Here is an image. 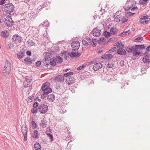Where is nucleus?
Returning <instances> with one entry per match:
<instances>
[{"label": "nucleus", "instance_id": "obj_8", "mask_svg": "<svg viewBox=\"0 0 150 150\" xmlns=\"http://www.w3.org/2000/svg\"><path fill=\"white\" fill-rule=\"evenodd\" d=\"M80 44L78 41H73L71 44V47L74 50H77L79 48Z\"/></svg>", "mask_w": 150, "mask_h": 150}, {"label": "nucleus", "instance_id": "obj_57", "mask_svg": "<svg viewBox=\"0 0 150 150\" xmlns=\"http://www.w3.org/2000/svg\"><path fill=\"white\" fill-rule=\"evenodd\" d=\"M127 35V33L126 31L125 32H123L121 34V35L122 36H125L126 35Z\"/></svg>", "mask_w": 150, "mask_h": 150}, {"label": "nucleus", "instance_id": "obj_44", "mask_svg": "<svg viewBox=\"0 0 150 150\" xmlns=\"http://www.w3.org/2000/svg\"><path fill=\"white\" fill-rule=\"evenodd\" d=\"M34 96H30L28 97V101L29 103L31 102L33 99Z\"/></svg>", "mask_w": 150, "mask_h": 150}, {"label": "nucleus", "instance_id": "obj_46", "mask_svg": "<svg viewBox=\"0 0 150 150\" xmlns=\"http://www.w3.org/2000/svg\"><path fill=\"white\" fill-rule=\"evenodd\" d=\"M75 88H76L75 86H72L71 87V88H70V89L71 91V92H72V93H74L75 92Z\"/></svg>", "mask_w": 150, "mask_h": 150}, {"label": "nucleus", "instance_id": "obj_7", "mask_svg": "<svg viewBox=\"0 0 150 150\" xmlns=\"http://www.w3.org/2000/svg\"><path fill=\"white\" fill-rule=\"evenodd\" d=\"M4 23L6 26L9 27L13 25V21L10 16H8L6 18Z\"/></svg>", "mask_w": 150, "mask_h": 150}, {"label": "nucleus", "instance_id": "obj_32", "mask_svg": "<svg viewBox=\"0 0 150 150\" xmlns=\"http://www.w3.org/2000/svg\"><path fill=\"white\" fill-rule=\"evenodd\" d=\"M1 35L4 37H8V33L6 30H4L2 31L1 34Z\"/></svg>", "mask_w": 150, "mask_h": 150}, {"label": "nucleus", "instance_id": "obj_38", "mask_svg": "<svg viewBox=\"0 0 150 150\" xmlns=\"http://www.w3.org/2000/svg\"><path fill=\"white\" fill-rule=\"evenodd\" d=\"M135 47L138 49H142L144 48V45H135Z\"/></svg>", "mask_w": 150, "mask_h": 150}, {"label": "nucleus", "instance_id": "obj_20", "mask_svg": "<svg viewBox=\"0 0 150 150\" xmlns=\"http://www.w3.org/2000/svg\"><path fill=\"white\" fill-rule=\"evenodd\" d=\"M113 57L112 55L110 54H108L101 56V58L103 59H110Z\"/></svg>", "mask_w": 150, "mask_h": 150}, {"label": "nucleus", "instance_id": "obj_12", "mask_svg": "<svg viewBox=\"0 0 150 150\" xmlns=\"http://www.w3.org/2000/svg\"><path fill=\"white\" fill-rule=\"evenodd\" d=\"M91 42V40L89 38H84L82 41V44L84 46L89 45Z\"/></svg>", "mask_w": 150, "mask_h": 150}, {"label": "nucleus", "instance_id": "obj_17", "mask_svg": "<svg viewBox=\"0 0 150 150\" xmlns=\"http://www.w3.org/2000/svg\"><path fill=\"white\" fill-rule=\"evenodd\" d=\"M31 85V81L29 80H27V78H26V80L24 81L23 83L24 87L25 88L28 87V86Z\"/></svg>", "mask_w": 150, "mask_h": 150}, {"label": "nucleus", "instance_id": "obj_49", "mask_svg": "<svg viewBox=\"0 0 150 150\" xmlns=\"http://www.w3.org/2000/svg\"><path fill=\"white\" fill-rule=\"evenodd\" d=\"M143 40V38L142 37H138L134 40V41L137 42L138 40Z\"/></svg>", "mask_w": 150, "mask_h": 150}, {"label": "nucleus", "instance_id": "obj_61", "mask_svg": "<svg viewBox=\"0 0 150 150\" xmlns=\"http://www.w3.org/2000/svg\"><path fill=\"white\" fill-rule=\"evenodd\" d=\"M103 52V50L102 48H100L99 49L98 52V53H101Z\"/></svg>", "mask_w": 150, "mask_h": 150}, {"label": "nucleus", "instance_id": "obj_11", "mask_svg": "<svg viewBox=\"0 0 150 150\" xmlns=\"http://www.w3.org/2000/svg\"><path fill=\"white\" fill-rule=\"evenodd\" d=\"M22 132L23 134L24 140L26 141L27 140V128L26 127L25 125H23L22 127Z\"/></svg>", "mask_w": 150, "mask_h": 150}, {"label": "nucleus", "instance_id": "obj_6", "mask_svg": "<svg viewBox=\"0 0 150 150\" xmlns=\"http://www.w3.org/2000/svg\"><path fill=\"white\" fill-rule=\"evenodd\" d=\"M136 3L135 1L133 0L130 2V5L129 2L128 1V0H127V2L124 7V8L125 10H128L131 8L134 5L136 4Z\"/></svg>", "mask_w": 150, "mask_h": 150}, {"label": "nucleus", "instance_id": "obj_52", "mask_svg": "<svg viewBox=\"0 0 150 150\" xmlns=\"http://www.w3.org/2000/svg\"><path fill=\"white\" fill-rule=\"evenodd\" d=\"M38 110V109L37 110V109L36 108H33V109L31 110V112L33 113H36L37 112Z\"/></svg>", "mask_w": 150, "mask_h": 150}, {"label": "nucleus", "instance_id": "obj_27", "mask_svg": "<svg viewBox=\"0 0 150 150\" xmlns=\"http://www.w3.org/2000/svg\"><path fill=\"white\" fill-rule=\"evenodd\" d=\"M24 55V52L22 51H20L17 54V57L19 59H21L23 58Z\"/></svg>", "mask_w": 150, "mask_h": 150}, {"label": "nucleus", "instance_id": "obj_54", "mask_svg": "<svg viewBox=\"0 0 150 150\" xmlns=\"http://www.w3.org/2000/svg\"><path fill=\"white\" fill-rule=\"evenodd\" d=\"M140 54V52H136L134 53L133 54V56H138Z\"/></svg>", "mask_w": 150, "mask_h": 150}, {"label": "nucleus", "instance_id": "obj_58", "mask_svg": "<svg viewBox=\"0 0 150 150\" xmlns=\"http://www.w3.org/2000/svg\"><path fill=\"white\" fill-rule=\"evenodd\" d=\"M38 103L37 102H35L33 105V106L34 108H35L37 107L38 106Z\"/></svg>", "mask_w": 150, "mask_h": 150}, {"label": "nucleus", "instance_id": "obj_22", "mask_svg": "<svg viewBox=\"0 0 150 150\" xmlns=\"http://www.w3.org/2000/svg\"><path fill=\"white\" fill-rule=\"evenodd\" d=\"M81 54V53L78 52H71V54L70 55V56L71 57H78Z\"/></svg>", "mask_w": 150, "mask_h": 150}, {"label": "nucleus", "instance_id": "obj_43", "mask_svg": "<svg viewBox=\"0 0 150 150\" xmlns=\"http://www.w3.org/2000/svg\"><path fill=\"white\" fill-rule=\"evenodd\" d=\"M86 64H83V65L77 68L78 70H81L82 69L86 67Z\"/></svg>", "mask_w": 150, "mask_h": 150}, {"label": "nucleus", "instance_id": "obj_50", "mask_svg": "<svg viewBox=\"0 0 150 150\" xmlns=\"http://www.w3.org/2000/svg\"><path fill=\"white\" fill-rule=\"evenodd\" d=\"M107 67L109 68H111L113 66V64L112 63H108L106 65Z\"/></svg>", "mask_w": 150, "mask_h": 150}, {"label": "nucleus", "instance_id": "obj_1", "mask_svg": "<svg viewBox=\"0 0 150 150\" xmlns=\"http://www.w3.org/2000/svg\"><path fill=\"white\" fill-rule=\"evenodd\" d=\"M4 7V11L8 13H10L13 11L14 8V6L11 3L5 4Z\"/></svg>", "mask_w": 150, "mask_h": 150}, {"label": "nucleus", "instance_id": "obj_26", "mask_svg": "<svg viewBox=\"0 0 150 150\" xmlns=\"http://www.w3.org/2000/svg\"><path fill=\"white\" fill-rule=\"evenodd\" d=\"M117 29L115 28L112 27L110 29V33L112 35H115L117 33Z\"/></svg>", "mask_w": 150, "mask_h": 150}, {"label": "nucleus", "instance_id": "obj_3", "mask_svg": "<svg viewBox=\"0 0 150 150\" xmlns=\"http://www.w3.org/2000/svg\"><path fill=\"white\" fill-rule=\"evenodd\" d=\"M13 41L16 44L19 43L22 41V38L18 34L14 35L12 38Z\"/></svg>", "mask_w": 150, "mask_h": 150}, {"label": "nucleus", "instance_id": "obj_30", "mask_svg": "<svg viewBox=\"0 0 150 150\" xmlns=\"http://www.w3.org/2000/svg\"><path fill=\"white\" fill-rule=\"evenodd\" d=\"M41 121L42 122L41 123L40 126H42V128H44L46 127L47 125V121L46 120H45L44 119L42 120Z\"/></svg>", "mask_w": 150, "mask_h": 150}, {"label": "nucleus", "instance_id": "obj_47", "mask_svg": "<svg viewBox=\"0 0 150 150\" xmlns=\"http://www.w3.org/2000/svg\"><path fill=\"white\" fill-rule=\"evenodd\" d=\"M132 47H130L129 46H128L126 48V50L128 52H132Z\"/></svg>", "mask_w": 150, "mask_h": 150}, {"label": "nucleus", "instance_id": "obj_15", "mask_svg": "<svg viewBox=\"0 0 150 150\" xmlns=\"http://www.w3.org/2000/svg\"><path fill=\"white\" fill-rule=\"evenodd\" d=\"M64 79L63 76L60 75H58L55 78L54 81L55 82L58 83L62 82Z\"/></svg>", "mask_w": 150, "mask_h": 150}, {"label": "nucleus", "instance_id": "obj_13", "mask_svg": "<svg viewBox=\"0 0 150 150\" xmlns=\"http://www.w3.org/2000/svg\"><path fill=\"white\" fill-rule=\"evenodd\" d=\"M74 81L75 79L73 77L69 76L66 79V83L67 84L70 85L74 83Z\"/></svg>", "mask_w": 150, "mask_h": 150}, {"label": "nucleus", "instance_id": "obj_25", "mask_svg": "<svg viewBox=\"0 0 150 150\" xmlns=\"http://www.w3.org/2000/svg\"><path fill=\"white\" fill-rule=\"evenodd\" d=\"M41 89L43 91V92H45L47 94L52 92V90L50 88H45L43 89L41 88Z\"/></svg>", "mask_w": 150, "mask_h": 150}, {"label": "nucleus", "instance_id": "obj_23", "mask_svg": "<svg viewBox=\"0 0 150 150\" xmlns=\"http://www.w3.org/2000/svg\"><path fill=\"white\" fill-rule=\"evenodd\" d=\"M126 53V51L123 48L118 49L117 53L119 55H125Z\"/></svg>", "mask_w": 150, "mask_h": 150}, {"label": "nucleus", "instance_id": "obj_59", "mask_svg": "<svg viewBox=\"0 0 150 150\" xmlns=\"http://www.w3.org/2000/svg\"><path fill=\"white\" fill-rule=\"evenodd\" d=\"M138 9V7L137 6H135L133 7L131 9L132 11H134L135 10H137Z\"/></svg>", "mask_w": 150, "mask_h": 150}, {"label": "nucleus", "instance_id": "obj_14", "mask_svg": "<svg viewBox=\"0 0 150 150\" xmlns=\"http://www.w3.org/2000/svg\"><path fill=\"white\" fill-rule=\"evenodd\" d=\"M103 65L101 63H98L95 64L93 66V69L95 71H97L101 68Z\"/></svg>", "mask_w": 150, "mask_h": 150}, {"label": "nucleus", "instance_id": "obj_18", "mask_svg": "<svg viewBox=\"0 0 150 150\" xmlns=\"http://www.w3.org/2000/svg\"><path fill=\"white\" fill-rule=\"evenodd\" d=\"M61 56L64 57L66 60H68L69 59V57L70 55L69 53L64 51H62L61 53Z\"/></svg>", "mask_w": 150, "mask_h": 150}, {"label": "nucleus", "instance_id": "obj_40", "mask_svg": "<svg viewBox=\"0 0 150 150\" xmlns=\"http://www.w3.org/2000/svg\"><path fill=\"white\" fill-rule=\"evenodd\" d=\"M32 127L33 129H35L37 125L35 121L32 120L31 122Z\"/></svg>", "mask_w": 150, "mask_h": 150}, {"label": "nucleus", "instance_id": "obj_60", "mask_svg": "<svg viewBox=\"0 0 150 150\" xmlns=\"http://www.w3.org/2000/svg\"><path fill=\"white\" fill-rule=\"evenodd\" d=\"M96 60H93V61H92L91 62H89V64H94V63H95L96 62Z\"/></svg>", "mask_w": 150, "mask_h": 150}, {"label": "nucleus", "instance_id": "obj_29", "mask_svg": "<svg viewBox=\"0 0 150 150\" xmlns=\"http://www.w3.org/2000/svg\"><path fill=\"white\" fill-rule=\"evenodd\" d=\"M121 15H119L117 16L114 18V20L117 23H119L121 21Z\"/></svg>", "mask_w": 150, "mask_h": 150}, {"label": "nucleus", "instance_id": "obj_24", "mask_svg": "<svg viewBox=\"0 0 150 150\" xmlns=\"http://www.w3.org/2000/svg\"><path fill=\"white\" fill-rule=\"evenodd\" d=\"M39 137L38 132L37 130H34L32 133V137L34 139H37Z\"/></svg>", "mask_w": 150, "mask_h": 150}, {"label": "nucleus", "instance_id": "obj_39", "mask_svg": "<svg viewBox=\"0 0 150 150\" xmlns=\"http://www.w3.org/2000/svg\"><path fill=\"white\" fill-rule=\"evenodd\" d=\"M110 33L107 31H105L104 33V36L106 38H108L110 36Z\"/></svg>", "mask_w": 150, "mask_h": 150}, {"label": "nucleus", "instance_id": "obj_34", "mask_svg": "<svg viewBox=\"0 0 150 150\" xmlns=\"http://www.w3.org/2000/svg\"><path fill=\"white\" fill-rule=\"evenodd\" d=\"M121 21L122 23H124L127 21V19H126V17L125 16H122L121 15Z\"/></svg>", "mask_w": 150, "mask_h": 150}, {"label": "nucleus", "instance_id": "obj_41", "mask_svg": "<svg viewBox=\"0 0 150 150\" xmlns=\"http://www.w3.org/2000/svg\"><path fill=\"white\" fill-rule=\"evenodd\" d=\"M47 135L48 137L50 139V141L51 142L53 141L54 140L53 136L50 133H47Z\"/></svg>", "mask_w": 150, "mask_h": 150}, {"label": "nucleus", "instance_id": "obj_42", "mask_svg": "<svg viewBox=\"0 0 150 150\" xmlns=\"http://www.w3.org/2000/svg\"><path fill=\"white\" fill-rule=\"evenodd\" d=\"M42 25L45 27H48L49 25V24L48 21H45L43 23Z\"/></svg>", "mask_w": 150, "mask_h": 150}, {"label": "nucleus", "instance_id": "obj_56", "mask_svg": "<svg viewBox=\"0 0 150 150\" xmlns=\"http://www.w3.org/2000/svg\"><path fill=\"white\" fill-rule=\"evenodd\" d=\"M41 64V62L40 61H37L36 63V66L37 67H39Z\"/></svg>", "mask_w": 150, "mask_h": 150}, {"label": "nucleus", "instance_id": "obj_63", "mask_svg": "<svg viewBox=\"0 0 150 150\" xmlns=\"http://www.w3.org/2000/svg\"><path fill=\"white\" fill-rule=\"evenodd\" d=\"M5 0H1L0 1V4L2 5L4 3V1Z\"/></svg>", "mask_w": 150, "mask_h": 150}, {"label": "nucleus", "instance_id": "obj_28", "mask_svg": "<svg viewBox=\"0 0 150 150\" xmlns=\"http://www.w3.org/2000/svg\"><path fill=\"white\" fill-rule=\"evenodd\" d=\"M34 147L35 150H41V146L38 143H36L34 144Z\"/></svg>", "mask_w": 150, "mask_h": 150}, {"label": "nucleus", "instance_id": "obj_31", "mask_svg": "<svg viewBox=\"0 0 150 150\" xmlns=\"http://www.w3.org/2000/svg\"><path fill=\"white\" fill-rule=\"evenodd\" d=\"M14 45L13 44L9 42L7 45V48L8 50H10L12 49L14 47Z\"/></svg>", "mask_w": 150, "mask_h": 150}, {"label": "nucleus", "instance_id": "obj_64", "mask_svg": "<svg viewBox=\"0 0 150 150\" xmlns=\"http://www.w3.org/2000/svg\"><path fill=\"white\" fill-rule=\"evenodd\" d=\"M31 52L30 51H27V52H26V54L30 56L31 55Z\"/></svg>", "mask_w": 150, "mask_h": 150}, {"label": "nucleus", "instance_id": "obj_33", "mask_svg": "<svg viewBox=\"0 0 150 150\" xmlns=\"http://www.w3.org/2000/svg\"><path fill=\"white\" fill-rule=\"evenodd\" d=\"M24 61L29 64H30L32 63V60L29 57H26L24 59Z\"/></svg>", "mask_w": 150, "mask_h": 150}, {"label": "nucleus", "instance_id": "obj_48", "mask_svg": "<svg viewBox=\"0 0 150 150\" xmlns=\"http://www.w3.org/2000/svg\"><path fill=\"white\" fill-rule=\"evenodd\" d=\"M147 0H140L139 2L142 4H144L147 2Z\"/></svg>", "mask_w": 150, "mask_h": 150}, {"label": "nucleus", "instance_id": "obj_19", "mask_svg": "<svg viewBox=\"0 0 150 150\" xmlns=\"http://www.w3.org/2000/svg\"><path fill=\"white\" fill-rule=\"evenodd\" d=\"M114 45L117 47L118 49H121L124 48V44L121 42H117L115 43Z\"/></svg>", "mask_w": 150, "mask_h": 150}, {"label": "nucleus", "instance_id": "obj_4", "mask_svg": "<svg viewBox=\"0 0 150 150\" xmlns=\"http://www.w3.org/2000/svg\"><path fill=\"white\" fill-rule=\"evenodd\" d=\"M5 73L7 74H9L11 71V63L8 60H6L5 64L4 66Z\"/></svg>", "mask_w": 150, "mask_h": 150}, {"label": "nucleus", "instance_id": "obj_53", "mask_svg": "<svg viewBox=\"0 0 150 150\" xmlns=\"http://www.w3.org/2000/svg\"><path fill=\"white\" fill-rule=\"evenodd\" d=\"M43 93L41 95V98L44 99L48 95L47 94L45 93V92H43Z\"/></svg>", "mask_w": 150, "mask_h": 150}, {"label": "nucleus", "instance_id": "obj_55", "mask_svg": "<svg viewBox=\"0 0 150 150\" xmlns=\"http://www.w3.org/2000/svg\"><path fill=\"white\" fill-rule=\"evenodd\" d=\"M117 48V47H113L111 49L109 50L110 52L111 53L112 52L114 51L115 50V49H116Z\"/></svg>", "mask_w": 150, "mask_h": 150}, {"label": "nucleus", "instance_id": "obj_45", "mask_svg": "<svg viewBox=\"0 0 150 150\" xmlns=\"http://www.w3.org/2000/svg\"><path fill=\"white\" fill-rule=\"evenodd\" d=\"M137 48H136L135 46L134 47L133 46L132 47V52L133 54L134 53L137 51Z\"/></svg>", "mask_w": 150, "mask_h": 150}, {"label": "nucleus", "instance_id": "obj_2", "mask_svg": "<svg viewBox=\"0 0 150 150\" xmlns=\"http://www.w3.org/2000/svg\"><path fill=\"white\" fill-rule=\"evenodd\" d=\"M63 62L62 59L59 56H57L55 58H54L52 62L51 60L50 63L51 65L54 66H55L57 63L61 64Z\"/></svg>", "mask_w": 150, "mask_h": 150}, {"label": "nucleus", "instance_id": "obj_51", "mask_svg": "<svg viewBox=\"0 0 150 150\" xmlns=\"http://www.w3.org/2000/svg\"><path fill=\"white\" fill-rule=\"evenodd\" d=\"M71 147V145L70 143V142L68 143L67 148V149H70Z\"/></svg>", "mask_w": 150, "mask_h": 150}, {"label": "nucleus", "instance_id": "obj_35", "mask_svg": "<svg viewBox=\"0 0 150 150\" xmlns=\"http://www.w3.org/2000/svg\"><path fill=\"white\" fill-rule=\"evenodd\" d=\"M27 44L30 46H32L35 44V43L32 40L29 39L27 42Z\"/></svg>", "mask_w": 150, "mask_h": 150}, {"label": "nucleus", "instance_id": "obj_62", "mask_svg": "<svg viewBox=\"0 0 150 150\" xmlns=\"http://www.w3.org/2000/svg\"><path fill=\"white\" fill-rule=\"evenodd\" d=\"M134 14V13H131V12H128L127 13V15L129 16H132V15H133Z\"/></svg>", "mask_w": 150, "mask_h": 150}, {"label": "nucleus", "instance_id": "obj_21", "mask_svg": "<svg viewBox=\"0 0 150 150\" xmlns=\"http://www.w3.org/2000/svg\"><path fill=\"white\" fill-rule=\"evenodd\" d=\"M47 99L50 102H52L55 99V96L53 94H50L48 96Z\"/></svg>", "mask_w": 150, "mask_h": 150}, {"label": "nucleus", "instance_id": "obj_10", "mask_svg": "<svg viewBox=\"0 0 150 150\" xmlns=\"http://www.w3.org/2000/svg\"><path fill=\"white\" fill-rule=\"evenodd\" d=\"M148 17V16L147 15L142 16L139 21L140 22L143 24L147 23L149 22Z\"/></svg>", "mask_w": 150, "mask_h": 150}, {"label": "nucleus", "instance_id": "obj_36", "mask_svg": "<svg viewBox=\"0 0 150 150\" xmlns=\"http://www.w3.org/2000/svg\"><path fill=\"white\" fill-rule=\"evenodd\" d=\"M50 83L48 82H46L42 86L41 88H49L48 87L50 86Z\"/></svg>", "mask_w": 150, "mask_h": 150}, {"label": "nucleus", "instance_id": "obj_9", "mask_svg": "<svg viewBox=\"0 0 150 150\" xmlns=\"http://www.w3.org/2000/svg\"><path fill=\"white\" fill-rule=\"evenodd\" d=\"M101 34V31L97 28H94L92 31V34L95 37L99 36Z\"/></svg>", "mask_w": 150, "mask_h": 150}, {"label": "nucleus", "instance_id": "obj_5", "mask_svg": "<svg viewBox=\"0 0 150 150\" xmlns=\"http://www.w3.org/2000/svg\"><path fill=\"white\" fill-rule=\"evenodd\" d=\"M48 106L46 105L41 104L39 105L38 110L42 114L45 113L48 110Z\"/></svg>", "mask_w": 150, "mask_h": 150}, {"label": "nucleus", "instance_id": "obj_16", "mask_svg": "<svg viewBox=\"0 0 150 150\" xmlns=\"http://www.w3.org/2000/svg\"><path fill=\"white\" fill-rule=\"evenodd\" d=\"M142 60L143 62L145 63H150V55H144L143 57Z\"/></svg>", "mask_w": 150, "mask_h": 150}, {"label": "nucleus", "instance_id": "obj_37", "mask_svg": "<svg viewBox=\"0 0 150 150\" xmlns=\"http://www.w3.org/2000/svg\"><path fill=\"white\" fill-rule=\"evenodd\" d=\"M73 72H67L65 73L64 74V77H69L70 76L73 75Z\"/></svg>", "mask_w": 150, "mask_h": 150}]
</instances>
